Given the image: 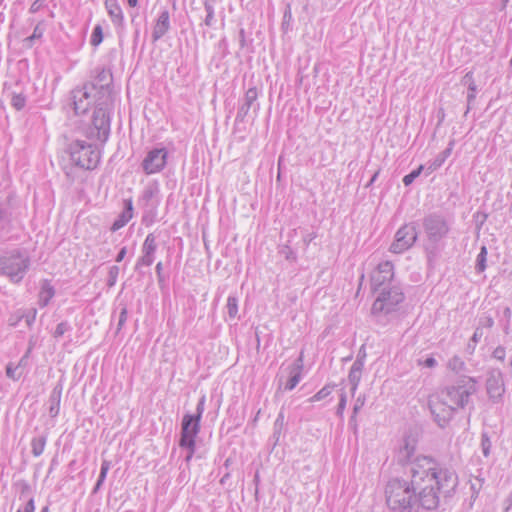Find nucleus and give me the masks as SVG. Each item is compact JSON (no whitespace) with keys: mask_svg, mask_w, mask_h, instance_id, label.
Returning <instances> with one entry per match:
<instances>
[{"mask_svg":"<svg viewBox=\"0 0 512 512\" xmlns=\"http://www.w3.org/2000/svg\"><path fill=\"white\" fill-rule=\"evenodd\" d=\"M417 238L418 232L415 224H405L397 230L390 251L396 254L403 253L414 245Z\"/></svg>","mask_w":512,"mask_h":512,"instance_id":"9d476101","label":"nucleus"},{"mask_svg":"<svg viewBox=\"0 0 512 512\" xmlns=\"http://www.w3.org/2000/svg\"><path fill=\"white\" fill-rule=\"evenodd\" d=\"M54 295H55V289L50 284V281L47 279L43 280L42 284H41V288H40V292H39V300H38L40 307H46L49 304L50 300L54 297Z\"/></svg>","mask_w":512,"mask_h":512,"instance_id":"b1692460","label":"nucleus"},{"mask_svg":"<svg viewBox=\"0 0 512 512\" xmlns=\"http://www.w3.org/2000/svg\"><path fill=\"white\" fill-rule=\"evenodd\" d=\"M103 38V28L101 24L95 25L91 34L90 44L93 47H98L102 43Z\"/></svg>","mask_w":512,"mask_h":512,"instance_id":"c756f323","label":"nucleus"},{"mask_svg":"<svg viewBox=\"0 0 512 512\" xmlns=\"http://www.w3.org/2000/svg\"><path fill=\"white\" fill-rule=\"evenodd\" d=\"M195 446H196V443L195 441H193V445L192 446H180L181 448H185L188 450V453L185 457V462L186 463H189L195 453Z\"/></svg>","mask_w":512,"mask_h":512,"instance_id":"13d9d810","label":"nucleus"},{"mask_svg":"<svg viewBox=\"0 0 512 512\" xmlns=\"http://www.w3.org/2000/svg\"><path fill=\"white\" fill-rule=\"evenodd\" d=\"M104 481H105V479H103L102 477H98V480H97L95 486L93 487V491H92L93 494H96L100 490Z\"/></svg>","mask_w":512,"mask_h":512,"instance_id":"e2e57ef3","label":"nucleus"},{"mask_svg":"<svg viewBox=\"0 0 512 512\" xmlns=\"http://www.w3.org/2000/svg\"><path fill=\"white\" fill-rule=\"evenodd\" d=\"M363 367H364V360H363V357H360V353H359L357 355L356 360L352 364L350 371L362 373Z\"/></svg>","mask_w":512,"mask_h":512,"instance_id":"09e8293b","label":"nucleus"},{"mask_svg":"<svg viewBox=\"0 0 512 512\" xmlns=\"http://www.w3.org/2000/svg\"><path fill=\"white\" fill-rule=\"evenodd\" d=\"M429 460L421 459L414 464L412 478H392L385 486V501L390 512H420L436 510L441 499L451 498L458 486L456 473H440L434 476Z\"/></svg>","mask_w":512,"mask_h":512,"instance_id":"f257e3e1","label":"nucleus"},{"mask_svg":"<svg viewBox=\"0 0 512 512\" xmlns=\"http://www.w3.org/2000/svg\"><path fill=\"white\" fill-rule=\"evenodd\" d=\"M425 169V165H420L418 168L414 169L413 171H411L409 174L405 175L403 177V184L405 186H409L413 183V181L419 177V175L421 174V172Z\"/></svg>","mask_w":512,"mask_h":512,"instance_id":"72a5a7b5","label":"nucleus"},{"mask_svg":"<svg viewBox=\"0 0 512 512\" xmlns=\"http://www.w3.org/2000/svg\"><path fill=\"white\" fill-rule=\"evenodd\" d=\"M17 512H35V502L33 498H30L23 509H18Z\"/></svg>","mask_w":512,"mask_h":512,"instance_id":"4d7b16f0","label":"nucleus"},{"mask_svg":"<svg viewBox=\"0 0 512 512\" xmlns=\"http://www.w3.org/2000/svg\"><path fill=\"white\" fill-rule=\"evenodd\" d=\"M486 256H487V249L485 246L481 247L480 253L477 256L476 260V270L478 272H483L486 268Z\"/></svg>","mask_w":512,"mask_h":512,"instance_id":"f704fd0d","label":"nucleus"},{"mask_svg":"<svg viewBox=\"0 0 512 512\" xmlns=\"http://www.w3.org/2000/svg\"><path fill=\"white\" fill-rule=\"evenodd\" d=\"M25 316V311H22V310H18L17 312H15L14 314H12L9 319H8V322H9V325L10 326H17L18 323L24 318Z\"/></svg>","mask_w":512,"mask_h":512,"instance_id":"c03bdc74","label":"nucleus"},{"mask_svg":"<svg viewBox=\"0 0 512 512\" xmlns=\"http://www.w3.org/2000/svg\"><path fill=\"white\" fill-rule=\"evenodd\" d=\"M486 391L494 403L501 401L505 393L503 374L499 368H491L487 373Z\"/></svg>","mask_w":512,"mask_h":512,"instance_id":"ddd939ff","label":"nucleus"},{"mask_svg":"<svg viewBox=\"0 0 512 512\" xmlns=\"http://www.w3.org/2000/svg\"><path fill=\"white\" fill-rule=\"evenodd\" d=\"M461 83L465 86H467V89H468V93H467V108H466V111L464 113V115L466 116L469 111L471 110L473 104H474V101L476 99V93H477V90H478V87L476 85V82L474 80V75H473V72L472 71H469L467 72L462 80H461Z\"/></svg>","mask_w":512,"mask_h":512,"instance_id":"4be33fe9","label":"nucleus"},{"mask_svg":"<svg viewBox=\"0 0 512 512\" xmlns=\"http://www.w3.org/2000/svg\"><path fill=\"white\" fill-rule=\"evenodd\" d=\"M36 315H37V310L34 308L30 309L27 313L25 312V316L23 319H25V322L28 327H31L32 324L35 322Z\"/></svg>","mask_w":512,"mask_h":512,"instance_id":"8fccbe9b","label":"nucleus"},{"mask_svg":"<svg viewBox=\"0 0 512 512\" xmlns=\"http://www.w3.org/2000/svg\"><path fill=\"white\" fill-rule=\"evenodd\" d=\"M226 312L230 319H234L238 313V300L234 296H229L226 304Z\"/></svg>","mask_w":512,"mask_h":512,"instance_id":"2f4dec72","label":"nucleus"},{"mask_svg":"<svg viewBox=\"0 0 512 512\" xmlns=\"http://www.w3.org/2000/svg\"><path fill=\"white\" fill-rule=\"evenodd\" d=\"M429 407L435 421L441 428H444L449 423L456 411L450 405L445 403V400L442 398L437 401H430Z\"/></svg>","mask_w":512,"mask_h":512,"instance_id":"2eb2a0df","label":"nucleus"},{"mask_svg":"<svg viewBox=\"0 0 512 512\" xmlns=\"http://www.w3.org/2000/svg\"><path fill=\"white\" fill-rule=\"evenodd\" d=\"M119 270H120L119 267L116 265H113L110 267L109 272H108V279H107L108 287H113L116 284L117 278L119 275Z\"/></svg>","mask_w":512,"mask_h":512,"instance_id":"58836bf2","label":"nucleus"},{"mask_svg":"<svg viewBox=\"0 0 512 512\" xmlns=\"http://www.w3.org/2000/svg\"><path fill=\"white\" fill-rule=\"evenodd\" d=\"M482 336H483V330H482V328H481V327H477V328L475 329V331H474V334H473V336H472V338H471V341L474 343V345H476V344L480 341V339L482 338ZM474 347H475V346H473V348H474Z\"/></svg>","mask_w":512,"mask_h":512,"instance_id":"bf43d9fd","label":"nucleus"},{"mask_svg":"<svg viewBox=\"0 0 512 512\" xmlns=\"http://www.w3.org/2000/svg\"><path fill=\"white\" fill-rule=\"evenodd\" d=\"M96 94L97 93L95 84H85L81 88H76L72 90L71 98L75 114H85L89 110L93 102H95L96 104Z\"/></svg>","mask_w":512,"mask_h":512,"instance_id":"1a4fd4ad","label":"nucleus"},{"mask_svg":"<svg viewBox=\"0 0 512 512\" xmlns=\"http://www.w3.org/2000/svg\"><path fill=\"white\" fill-rule=\"evenodd\" d=\"M41 24L42 23H38L35 26L32 35L25 39L26 42L32 43L34 40L42 38L44 29L41 27Z\"/></svg>","mask_w":512,"mask_h":512,"instance_id":"79ce46f5","label":"nucleus"},{"mask_svg":"<svg viewBox=\"0 0 512 512\" xmlns=\"http://www.w3.org/2000/svg\"><path fill=\"white\" fill-rule=\"evenodd\" d=\"M154 195V192L151 188L145 189L143 192V199L148 201L150 200Z\"/></svg>","mask_w":512,"mask_h":512,"instance_id":"0e129e2a","label":"nucleus"},{"mask_svg":"<svg viewBox=\"0 0 512 512\" xmlns=\"http://www.w3.org/2000/svg\"><path fill=\"white\" fill-rule=\"evenodd\" d=\"M416 451V445L414 441L410 440L409 438H405L403 441V444L398 449L395 459L396 462L401 466H409V475L412 478V470L414 467V464L417 463L421 459L429 460L431 463H433L432 466V473L435 474L434 476H437V478L440 476V473L443 472L446 473H456L454 470L449 469L447 467L441 466L438 461L430 456L425 455H415Z\"/></svg>","mask_w":512,"mask_h":512,"instance_id":"423d86ee","label":"nucleus"},{"mask_svg":"<svg viewBox=\"0 0 512 512\" xmlns=\"http://www.w3.org/2000/svg\"><path fill=\"white\" fill-rule=\"evenodd\" d=\"M289 378L284 385V389L291 391L293 390L297 384L300 382L302 378V369H303V359L302 355H300L289 367Z\"/></svg>","mask_w":512,"mask_h":512,"instance_id":"a211bd4d","label":"nucleus"},{"mask_svg":"<svg viewBox=\"0 0 512 512\" xmlns=\"http://www.w3.org/2000/svg\"><path fill=\"white\" fill-rule=\"evenodd\" d=\"M111 78V74L109 73V71H106L105 69H101L98 72L94 83L96 85V93L101 94V97H99L98 99L112 97L110 89Z\"/></svg>","mask_w":512,"mask_h":512,"instance_id":"6ab92c4d","label":"nucleus"},{"mask_svg":"<svg viewBox=\"0 0 512 512\" xmlns=\"http://www.w3.org/2000/svg\"><path fill=\"white\" fill-rule=\"evenodd\" d=\"M373 292L377 293V297L371 309L372 313L375 315L379 313L389 314L394 312L397 306L404 300V293L401 287L397 285L381 288Z\"/></svg>","mask_w":512,"mask_h":512,"instance_id":"0eeeda50","label":"nucleus"},{"mask_svg":"<svg viewBox=\"0 0 512 512\" xmlns=\"http://www.w3.org/2000/svg\"><path fill=\"white\" fill-rule=\"evenodd\" d=\"M336 387L335 384H326L322 389H320L315 395H313L312 397H310L308 399L309 402L313 403V402H317V401H321L323 399H325L326 397H328L333 389Z\"/></svg>","mask_w":512,"mask_h":512,"instance_id":"cd10ccee","label":"nucleus"},{"mask_svg":"<svg viewBox=\"0 0 512 512\" xmlns=\"http://www.w3.org/2000/svg\"><path fill=\"white\" fill-rule=\"evenodd\" d=\"M67 153L71 162L84 170H93L100 163V152L94 144L76 139L68 144Z\"/></svg>","mask_w":512,"mask_h":512,"instance_id":"39448f33","label":"nucleus"},{"mask_svg":"<svg viewBox=\"0 0 512 512\" xmlns=\"http://www.w3.org/2000/svg\"><path fill=\"white\" fill-rule=\"evenodd\" d=\"M113 109V98L97 99L92 116V126L87 132V137L96 138L105 143L110 135V116Z\"/></svg>","mask_w":512,"mask_h":512,"instance_id":"7ed1b4c3","label":"nucleus"},{"mask_svg":"<svg viewBox=\"0 0 512 512\" xmlns=\"http://www.w3.org/2000/svg\"><path fill=\"white\" fill-rule=\"evenodd\" d=\"M204 8L206 11V17L204 19V23L208 27H212L215 24V16H214V5L210 0H206L204 3Z\"/></svg>","mask_w":512,"mask_h":512,"instance_id":"c85d7f7f","label":"nucleus"},{"mask_svg":"<svg viewBox=\"0 0 512 512\" xmlns=\"http://www.w3.org/2000/svg\"><path fill=\"white\" fill-rule=\"evenodd\" d=\"M46 442L47 434H41L31 440V452L34 457H39L43 453Z\"/></svg>","mask_w":512,"mask_h":512,"instance_id":"bb28decb","label":"nucleus"},{"mask_svg":"<svg viewBox=\"0 0 512 512\" xmlns=\"http://www.w3.org/2000/svg\"><path fill=\"white\" fill-rule=\"evenodd\" d=\"M492 357L498 361H504L506 357V350L502 346H498L492 353Z\"/></svg>","mask_w":512,"mask_h":512,"instance_id":"3c124183","label":"nucleus"},{"mask_svg":"<svg viewBox=\"0 0 512 512\" xmlns=\"http://www.w3.org/2000/svg\"><path fill=\"white\" fill-rule=\"evenodd\" d=\"M18 366H14L12 363H9L6 366V376L12 380H18L21 377V373H18Z\"/></svg>","mask_w":512,"mask_h":512,"instance_id":"37998d69","label":"nucleus"},{"mask_svg":"<svg viewBox=\"0 0 512 512\" xmlns=\"http://www.w3.org/2000/svg\"><path fill=\"white\" fill-rule=\"evenodd\" d=\"M418 365L433 368L437 365V361L434 357H427L424 361L418 360Z\"/></svg>","mask_w":512,"mask_h":512,"instance_id":"5fc2aeb1","label":"nucleus"},{"mask_svg":"<svg viewBox=\"0 0 512 512\" xmlns=\"http://www.w3.org/2000/svg\"><path fill=\"white\" fill-rule=\"evenodd\" d=\"M119 308H120V313H119V319H118V324H117V331H116L117 333L123 328V326L125 325V323L127 321V317H128V309H127L126 304L120 303Z\"/></svg>","mask_w":512,"mask_h":512,"instance_id":"4c0bfd02","label":"nucleus"},{"mask_svg":"<svg viewBox=\"0 0 512 512\" xmlns=\"http://www.w3.org/2000/svg\"><path fill=\"white\" fill-rule=\"evenodd\" d=\"M105 8L111 18L112 23L118 29V34L124 29V15L117 0H105Z\"/></svg>","mask_w":512,"mask_h":512,"instance_id":"f3484780","label":"nucleus"},{"mask_svg":"<svg viewBox=\"0 0 512 512\" xmlns=\"http://www.w3.org/2000/svg\"><path fill=\"white\" fill-rule=\"evenodd\" d=\"M364 403H365V398L364 397H358L355 401V404H354V407H353V414L351 416V419H350V422L354 421L356 415L358 414V412L362 409V407L364 406Z\"/></svg>","mask_w":512,"mask_h":512,"instance_id":"de8ad7c7","label":"nucleus"},{"mask_svg":"<svg viewBox=\"0 0 512 512\" xmlns=\"http://www.w3.org/2000/svg\"><path fill=\"white\" fill-rule=\"evenodd\" d=\"M199 416H192V414H185L181 422V432L179 446H192L196 436L200 431Z\"/></svg>","mask_w":512,"mask_h":512,"instance_id":"f8f14e48","label":"nucleus"},{"mask_svg":"<svg viewBox=\"0 0 512 512\" xmlns=\"http://www.w3.org/2000/svg\"><path fill=\"white\" fill-rule=\"evenodd\" d=\"M155 271H156V275H157V280H158L159 286L160 287L164 286L165 282H166V278L163 275V264H162V262H158L156 264Z\"/></svg>","mask_w":512,"mask_h":512,"instance_id":"49530a36","label":"nucleus"},{"mask_svg":"<svg viewBox=\"0 0 512 512\" xmlns=\"http://www.w3.org/2000/svg\"><path fill=\"white\" fill-rule=\"evenodd\" d=\"M110 467H111V462L108 461V460H103L102 463H101L99 477H102L103 479H106V476H107V473H108Z\"/></svg>","mask_w":512,"mask_h":512,"instance_id":"864d4df0","label":"nucleus"},{"mask_svg":"<svg viewBox=\"0 0 512 512\" xmlns=\"http://www.w3.org/2000/svg\"><path fill=\"white\" fill-rule=\"evenodd\" d=\"M503 316L507 319V325L504 328V331L507 334L508 333V326H509L510 318L512 316V312H511V309L509 307H506L503 310Z\"/></svg>","mask_w":512,"mask_h":512,"instance_id":"052dcab7","label":"nucleus"},{"mask_svg":"<svg viewBox=\"0 0 512 512\" xmlns=\"http://www.w3.org/2000/svg\"><path fill=\"white\" fill-rule=\"evenodd\" d=\"M63 391V385L61 382L57 383V385L51 391L49 402V414L51 417H56L60 411V402Z\"/></svg>","mask_w":512,"mask_h":512,"instance_id":"5701e85b","label":"nucleus"},{"mask_svg":"<svg viewBox=\"0 0 512 512\" xmlns=\"http://www.w3.org/2000/svg\"><path fill=\"white\" fill-rule=\"evenodd\" d=\"M71 330V326L67 321L60 322L54 331V337L59 338L63 336L66 332Z\"/></svg>","mask_w":512,"mask_h":512,"instance_id":"a19ab883","label":"nucleus"},{"mask_svg":"<svg viewBox=\"0 0 512 512\" xmlns=\"http://www.w3.org/2000/svg\"><path fill=\"white\" fill-rule=\"evenodd\" d=\"M126 254H127V248L122 247L116 256V259H115L116 262H121L124 259V257L126 256Z\"/></svg>","mask_w":512,"mask_h":512,"instance_id":"680f3d73","label":"nucleus"},{"mask_svg":"<svg viewBox=\"0 0 512 512\" xmlns=\"http://www.w3.org/2000/svg\"><path fill=\"white\" fill-rule=\"evenodd\" d=\"M448 368L455 373L463 372L466 369V364L459 356H453L447 364Z\"/></svg>","mask_w":512,"mask_h":512,"instance_id":"7c9ffc66","label":"nucleus"},{"mask_svg":"<svg viewBox=\"0 0 512 512\" xmlns=\"http://www.w3.org/2000/svg\"><path fill=\"white\" fill-rule=\"evenodd\" d=\"M45 1H46V0H35V1L31 4V6H30V8H29V12H30V13H32V14L37 13L40 9H42V8H43V6H44V2H45Z\"/></svg>","mask_w":512,"mask_h":512,"instance_id":"6e6d98bb","label":"nucleus"},{"mask_svg":"<svg viewBox=\"0 0 512 512\" xmlns=\"http://www.w3.org/2000/svg\"><path fill=\"white\" fill-rule=\"evenodd\" d=\"M29 267L30 258L20 249H14L0 256V275L7 276L13 283L21 282Z\"/></svg>","mask_w":512,"mask_h":512,"instance_id":"20e7f679","label":"nucleus"},{"mask_svg":"<svg viewBox=\"0 0 512 512\" xmlns=\"http://www.w3.org/2000/svg\"><path fill=\"white\" fill-rule=\"evenodd\" d=\"M477 386L478 381L476 378L462 376L455 384L447 386L441 392V398L455 410L464 408L469 403L470 396L476 393Z\"/></svg>","mask_w":512,"mask_h":512,"instance_id":"f03ea898","label":"nucleus"},{"mask_svg":"<svg viewBox=\"0 0 512 512\" xmlns=\"http://www.w3.org/2000/svg\"><path fill=\"white\" fill-rule=\"evenodd\" d=\"M157 250L156 237L153 233H149L142 245V256L138 258L135 270H139L142 266H151L155 259V252Z\"/></svg>","mask_w":512,"mask_h":512,"instance_id":"dca6fc26","label":"nucleus"},{"mask_svg":"<svg viewBox=\"0 0 512 512\" xmlns=\"http://www.w3.org/2000/svg\"><path fill=\"white\" fill-rule=\"evenodd\" d=\"M167 158L168 151L166 148H153L143 159L141 167L147 175L159 173L165 168L167 164Z\"/></svg>","mask_w":512,"mask_h":512,"instance_id":"9b49d317","label":"nucleus"},{"mask_svg":"<svg viewBox=\"0 0 512 512\" xmlns=\"http://www.w3.org/2000/svg\"><path fill=\"white\" fill-rule=\"evenodd\" d=\"M491 440L487 432H483L481 434V450L485 457H488L490 455L491 450Z\"/></svg>","mask_w":512,"mask_h":512,"instance_id":"e433bc0d","label":"nucleus"},{"mask_svg":"<svg viewBox=\"0 0 512 512\" xmlns=\"http://www.w3.org/2000/svg\"><path fill=\"white\" fill-rule=\"evenodd\" d=\"M316 238V234L315 233H310V234H307L305 237H304V242L306 243V245H308L313 239Z\"/></svg>","mask_w":512,"mask_h":512,"instance_id":"774afa93","label":"nucleus"},{"mask_svg":"<svg viewBox=\"0 0 512 512\" xmlns=\"http://www.w3.org/2000/svg\"><path fill=\"white\" fill-rule=\"evenodd\" d=\"M346 403H347L346 393L344 391H342V393L340 394V399H339V403H338L337 411H336L338 416H340V417L343 416L344 410L346 408Z\"/></svg>","mask_w":512,"mask_h":512,"instance_id":"a18cd8bd","label":"nucleus"},{"mask_svg":"<svg viewBox=\"0 0 512 512\" xmlns=\"http://www.w3.org/2000/svg\"><path fill=\"white\" fill-rule=\"evenodd\" d=\"M394 278V266L392 262L385 261L378 264L371 275V289L377 291L381 288L392 287L391 282Z\"/></svg>","mask_w":512,"mask_h":512,"instance_id":"4468645a","label":"nucleus"},{"mask_svg":"<svg viewBox=\"0 0 512 512\" xmlns=\"http://www.w3.org/2000/svg\"><path fill=\"white\" fill-rule=\"evenodd\" d=\"M204 409H205V396H202L197 403L196 413L192 414V416H199V419L201 420Z\"/></svg>","mask_w":512,"mask_h":512,"instance_id":"603ef678","label":"nucleus"},{"mask_svg":"<svg viewBox=\"0 0 512 512\" xmlns=\"http://www.w3.org/2000/svg\"><path fill=\"white\" fill-rule=\"evenodd\" d=\"M482 325L491 328L494 325V320L491 317H486L482 322Z\"/></svg>","mask_w":512,"mask_h":512,"instance_id":"69168bd1","label":"nucleus"},{"mask_svg":"<svg viewBox=\"0 0 512 512\" xmlns=\"http://www.w3.org/2000/svg\"><path fill=\"white\" fill-rule=\"evenodd\" d=\"M445 161V156H437L432 162L425 166L427 174L437 170Z\"/></svg>","mask_w":512,"mask_h":512,"instance_id":"ea45409f","label":"nucleus"},{"mask_svg":"<svg viewBox=\"0 0 512 512\" xmlns=\"http://www.w3.org/2000/svg\"><path fill=\"white\" fill-rule=\"evenodd\" d=\"M361 377H362V373H359V372H354V371H349V375H348V381L351 385V393L352 395L355 394L357 388H358V385H359V382L361 380Z\"/></svg>","mask_w":512,"mask_h":512,"instance_id":"c9c22d12","label":"nucleus"},{"mask_svg":"<svg viewBox=\"0 0 512 512\" xmlns=\"http://www.w3.org/2000/svg\"><path fill=\"white\" fill-rule=\"evenodd\" d=\"M243 5L246 6L247 9L253 10L255 7V4L253 0H242Z\"/></svg>","mask_w":512,"mask_h":512,"instance_id":"338daca9","label":"nucleus"},{"mask_svg":"<svg viewBox=\"0 0 512 512\" xmlns=\"http://www.w3.org/2000/svg\"><path fill=\"white\" fill-rule=\"evenodd\" d=\"M170 15L167 9H164L156 21L152 32V40L156 42L160 40L170 29Z\"/></svg>","mask_w":512,"mask_h":512,"instance_id":"aec40b11","label":"nucleus"},{"mask_svg":"<svg viewBox=\"0 0 512 512\" xmlns=\"http://www.w3.org/2000/svg\"><path fill=\"white\" fill-rule=\"evenodd\" d=\"M252 43H253V39L251 37H247L245 30L241 29L240 30L241 47H240L239 55L242 57H245L248 62H250L253 58L252 57V53H253Z\"/></svg>","mask_w":512,"mask_h":512,"instance_id":"a878e982","label":"nucleus"},{"mask_svg":"<svg viewBox=\"0 0 512 512\" xmlns=\"http://www.w3.org/2000/svg\"><path fill=\"white\" fill-rule=\"evenodd\" d=\"M423 228L431 243H438L450 232V225L440 213H430L423 218Z\"/></svg>","mask_w":512,"mask_h":512,"instance_id":"6e6552de","label":"nucleus"},{"mask_svg":"<svg viewBox=\"0 0 512 512\" xmlns=\"http://www.w3.org/2000/svg\"><path fill=\"white\" fill-rule=\"evenodd\" d=\"M26 105V96L23 93H12L11 106L17 111L22 110Z\"/></svg>","mask_w":512,"mask_h":512,"instance_id":"473e14b6","label":"nucleus"},{"mask_svg":"<svg viewBox=\"0 0 512 512\" xmlns=\"http://www.w3.org/2000/svg\"><path fill=\"white\" fill-rule=\"evenodd\" d=\"M256 100V88H249L246 93L245 103L238 109L236 122L243 121L252 103Z\"/></svg>","mask_w":512,"mask_h":512,"instance_id":"393cba45","label":"nucleus"},{"mask_svg":"<svg viewBox=\"0 0 512 512\" xmlns=\"http://www.w3.org/2000/svg\"><path fill=\"white\" fill-rule=\"evenodd\" d=\"M133 217V203L131 199L124 200V208L122 212L115 219L110 227L112 232H116L124 227Z\"/></svg>","mask_w":512,"mask_h":512,"instance_id":"412c9836","label":"nucleus"}]
</instances>
